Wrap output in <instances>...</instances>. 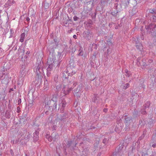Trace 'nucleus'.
<instances>
[{"instance_id": "a19ab883", "label": "nucleus", "mask_w": 156, "mask_h": 156, "mask_svg": "<svg viewBox=\"0 0 156 156\" xmlns=\"http://www.w3.org/2000/svg\"><path fill=\"white\" fill-rule=\"evenodd\" d=\"M112 14L113 15H115V14H114V13L113 12H112Z\"/></svg>"}, {"instance_id": "c756f323", "label": "nucleus", "mask_w": 156, "mask_h": 156, "mask_svg": "<svg viewBox=\"0 0 156 156\" xmlns=\"http://www.w3.org/2000/svg\"><path fill=\"white\" fill-rule=\"evenodd\" d=\"M25 69V66H24L22 65V69L23 70V69Z\"/></svg>"}, {"instance_id": "58836bf2", "label": "nucleus", "mask_w": 156, "mask_h": 156, "mask_svg": "<svg viewBox=\"0 0 156 156\" xmlns=\"http://www.w3.org/2000/svg\"><path fill=\"white\" fill-rule=\"evenodd\" d=\"M12 29L10 30V35H12Z\"/></svg>"}, {"instance_id": "49530a36", "label": "nucleus", "mask_w": 156, "mask_h": 156, "mask_svg": "<svg viewBox=\"0 0 156 156\" xmlns=\"http://www.w3.org/2000/svg\"><path fill=\"white\" fill-rule=\"evenodd\" d=\"M9 116H8V118H9Z\"/></svg>"}, {"instance_id": "a878e982", "label": "nucleus", "mask_w": 156, "mask_h": 156, "mask_svg": "<svg viewBox=\"0 0 156 156\" xmlns=\"http://www.w3.org/2000/svg\"><path fill=\"white\" fill-rule=\"evenodd\" d=\"M107 2V0H101V3H105Z\"/></svg>"}, {"instance_id": "dca6fc26", "label": "nucleus", "mask_w": 156, "mask_h": 156, "mask_svg": "<svg viewBox=\"0 0 156 156\" xmlns=\"http://www.w3.org/2000/svg\"><path fill=\"white\" fill-rule=\"evenodd\" d=\"M150 105V102H147L145 104L144 107L145 109L148 108Z\"/></svg>"}, {"instance_id": "f8f14e48", "label": "nucleus", "mask_w": 156, "mask_h": 156, "mask_svg": "<svg viewBox=\"0 0 156 156\" xmlns=\"http://www.w3.org/2000/svg\"><path fill=\"white\" fill-rule=\"evenodd\" d=\"M25 37V34L24 33H22L20 35V41L21 42H23L24 41Z\"/></svg>"}, {"instance_id": "ddd939ff", "label": "nucleus", "mask_w": 156, "mask_h": 156, "mask_svg": "<svg viewBox=\"0 0 156 156\" xmlns=\"http://www.w3.org/2000/svg\"><path fill=\"white\" fill-rule=\"evenodd\" d=\"M55 133H53L52 134L51 136H49L48 138V140L51 141L52 139H53V137H54V136L55 134Z\"/></svg>"}, {"instance_id": "c9c22d12", "label": "nucleus", "mask_w": 156, "mask_h": 156, "mask_svg": "<svg viewBox=\"0 0 156 156\" xmlns=\"http://www.w3.org/2000/svg\"><path fill=\"white\" fill-rule=\"evenodd\" d=\"M150 12L151 13H155V12L153 10H152L151 11H150Z\"/></svg>"}, {"instance_id": "72a5a7b5", "label": "nucleus", "mask_w": 156, "mask_h": 156, "mask_svg": "<svg viewBox=\"0 0 156 156\" xmlns=\"http://www.w3.org/2000/svg\"><path fill=\"white\" fill-rule=\"evenodd\" d=\"M26 20L27 21H29L30 20V18L29 17H27L26 18Z\"/></svg>"}, {"instance_id": "37998d69", "label": "nucleus", "mask_w": 156, "mask_h": 156, "mask_svg": "<svg viewBox=\"0 0 156 156\" xmlns=\"http://www.w3.org/2000/svg\"><path fill=\"white\" fill-rule=\"evenodd\" d=\"M12 35H10V36H9V38H10L12 37Z\"/></svg>"}, {"instance_id": "2eb2a0df", "label": "nucleus", "mask_w": 156, "mask_h": 156, "mask_svg": "<svg viewBox=\"0 0 156 156\" xmlns=\"http://www.w3.org/2000/svg\"><path fill=\"white\" fill-rule=\"evenodd\" d=\"M69 71H68L67 72V73L68 74L69 76H72L73 75L75 74V73H76V71H73L72 72V73H69Z\"/></svg>"}, {"instance_id": "2f4dec72", "label": "nucleus", "mask_w": 156, "mask_h": 156, "mask_svg": "<svg viewBox=\"0 0 156 156\" xmlns=\"http://www.w3.org/2000/svg\"><path fill=\"white\" fill-rule=\"evenodd\" d=\"M152 147H156V144H154L152 145Z\"/></svg>"}, {"instance_id": "20e7f679", "label": "nucleus", "mask_w": 156, "mask_h": 156, "mask_svg": "<svg viewBox=\"0 0 156 156\" xmlns=\"http://www.w3.org/2000/svg\"><path fill=\"white\" fill-rule=\"evenodd\" d=\"M134 40V43L136 44V48L141 50L142 49V46L141 43L140 42L139 38L137 37H135L133 38Z\"/></svg>"}, {"instance_id": "9d476101", "label": "nucleus", "mask_w": 156, "mask_h": 156, "mask_svg": "<svg viewBox=\"0 0 156 156\" xmlns=\"http://www.w3.org/2000/svg\"><path fill=\"white\" fill-rule=\"evenodd\" d=\"M120 127H118V125H116L115 127V130L117 133H119L122 129V128L121 127L122 125L121 124H120Z\"/></svg>"}, {"instance_id": "4be33fe9", "label": "nucleus", "mask_w": 156, "mask_h": 156, "mask_svg": "<svg viewBox=\"0 0 156 156\" xmlns=\"http://www.w3.org/2000/svg\"><path fill=\"white\" fill-rule=\"evenodd\" d=\"M129 83H126L124 87V89H126L129 87Z\"/></svg>"}, {"instance_id": "423d86ee", "label": "nucleus", "mask_w": 156, "mask_h": 156, "mask_svg": "<svg viewBox=\"0 0 156 156\" xmlns=\"http://www.w3.org/2000/svg\"><path fill=\"white\" fill-rule=\"evenodd\" d=\"M57 95L56 94H55L53 95V97L51 99V102L54 104V105H53V109H56L57 108V104L56 103L57 101Z\"/></svg>"}, {"instance_id": "473e14b6", "label": "nucleus", "mask_w": 156, "mask_h": 156, "mask_svg": "<svg viewBox=\"0 0 156 156\" xmlns=\"http://www.w3.org/2000/svg\"><path fill=\"white\" fill-rule=\"evenodd\" d=\"M76 35H74L73 36V38H75V39H76Z\"/></svg>"}, {"instance_id": "4468645a", "label": "nucleus", "mask_w": 156, "mask_h": 156, "mask_svg": "<svg viewBox=\"0 0 156 156\" xmlns=\"http://www.w3.org/2000/svg\"><path fill=\"white\" fill-rule=\"evenodd\" d=\"M81 48L79 49V51L80 52L78 54V55L79 56H83V52L81 49Z\"/></svg>"}, {"instance_id": "f3484780", "label": "nucleus", "mask_w": 156, "mask_h": 156, "mask_svg": "<svg viewBox=\"0 0 156 156\" xmlns=\"http://www.w3.org/2000/svg\"><path fill=\"white\" fill-rule=\"evenodd\" d=\"M61 86L60 84L58 85L56 87V89L58 91L60 90L61 89Z\"/></svg>"}, {"instance_id": "a211bd4d", "label": "nucleus", "mask_w": 156, "mask_h": 156, "mask_svg": "<svg viewBox=\"0 0 156 156\" xmlns=\"http://www.w3.org/2000/svg\"><path fill=\"white\" fill-rule=\"evenodd\" d=\"M125 72L126 73V76L128 77H129L131 74L130 72L128 71L127 70Z\"/></svg>"}, {"instance_id": "1a4fd4ad", "label": "nucleus", "mask_w": 156, "mask_h": 156, "mask_svg": "<svg viewBox=\"0 0 156 156\" xmlns=\"http://www.w3.org/2000/svg\"><path fill=\"white\" fill-rule=\"evenodd\" d=\"M125 121H126V125L128 127L129 125V123L131 122L132 121L131 119L129 118L125 117Z\"/></svg>"}, {"instance_id": "ea45409f", "label": "nucleus", "mask_w": 156, "mask_h": 156, "mask_svg": "<svg viewBox=\"0 0 156 156\" xmlns=\"http://www.w3.org/2000/svg\"><path fill=\"white\" fill-rule=\"evenodd\" d=\"M149 62L150 63H151L152 62V60L151 59L149 60Z\"/></svg>"}, {"instance_id": "a18cd8bd", "label": "nucleus", "mask_w": 156, "mask_h": 156, "mask_svg": "<svg viewBox=\"0 0 156 156\" xmlns=\"http://www.w3.org/2000/svg\"><path fill=\"white\" fill-rule=\"evenodd\" d=\"M119 121H120L119 122H121V120L120 119Z\"/></svg>"}, {"instance_id": "c85d7f7f", "label": "nucleus", "mask_w": 156, "mask_h": 156, "mask_svg": "<svg viewBox=\"0 0 156 156\" xmlns=\"http://www.w3.org/2000/svg\"><path fill=\"white\" fill-rule=\"evenodd\" d=\"M107 141V139H104L103 141V142L104 143H105Z\"/></svg>"}, {"instance_id": "f03ea898", "label": "nucleus", "mask_w": 156, "mask_h": 156, "mask_svg": "<svg viewBox=\"0 0 156 156\" xmlns=\"http://www.w3.org/2000/svg\"><path fill=\"white\" fill-rule=\"evenodd\" d=\"M3 70L0 71V79L2 80V83L6 84L8 83L9 78V75L7 73V70L3 68Z\"/></svg>"}, {"instance_id": "cd10ccee", "label": "nucleus", "mask_w": 156, "mask_h": 156, "mask_svg": "<svg viewBox=\"0 0 156 156\" xmlns=\"http://www.w3.org/2000/svg\"><path fill=\"white\" fill-rule=\"evenodd\" d=\"M21 103V99H20L18 100V104L19 105Z\"/></svg>"}, {"instance_id": "393cba45", "label": "nucleus", "mask_w": 156, "mask_h": 156, "mask_svg": "<svg viewBox=\"0 0 156 156\" xmlns=\"http://www.w3.org/2000/svg\"><path fill=\"white\" fill-rule=\"evenodd\" d=\"M56 129V126L55 125L53 126L52 127L53 130H55Z\"/></svg>"}, {"instance_id": "6ab92c4d", "label": "nucleus", "mask_w": 156, "mask_h": 156, "mask_svg": "<svg viewBox=\"0 0 156 156\" xmlns=\"http://www.w3.org/2000/svg\"><path fill=\"white\" fill-rule=\"evenodd\" d=\"M62 107H65L66 105V102L65 101H62Z\"/></svg>"}, {"instance_id": "7ed1b4c3", "label": "nucleus", "mask_w": 156, "mask_h": 156, "mask_svg": "<svg viewBox=\"0 0 156 156\" xmlns=\"http://www.w3.org/2000/svg\"><path fill=\"white\" fill-rule=\"evenodd\" d=\"M36 73L39 78L43 75L44 72L41 65H38L36 69Z\"/></svg>"}, {"instance_id": "bb28decb", "label": "nucleus", "mask_w": 156, "mask_h": 156, "mask_svg": "<svg viewBox=\"0 0 156 156\" xmlns=\"http://www.w3.org/2000/svg\"><path fill=\"white\" fill-rule=\"evenodd\" d=\"M15 3V2L14 0H12L11 3V5H12L13 4H14Z\"/></svg>"}, {"instance_id": "aec40b11", "label": "nucleus", "mask_w": 156, "mask_h": 156, "mask_svg": "<svg viewBox=\"0 0 156 156\" xmlns=\"http://www.w3.org/2000/svg\"><path fill=\"white\" fill-rule=\"evenodd\" d=\"M83 154L85 155V154H86V155H85L84 156H87V154H88V151L87 150H86V151H83Z\"/></svg>"}, {"instance_id": "39448f33", "label": "nucleus", "mask_w": 156, "mask_h": 156, "mask_svg": "<svg viewBox=\"0 0 156 156\" xmlns=\"http://www.w3.org/2000/svg\"><path fill=\"white\" fill-rule=\"evenodd\" d=\"M73 89V88L69 87L68 86H65L63 89L62 90V91L63 92L64 95H66L68 94L69 92L72 90Z\"/></svg>"}, {"instance_id": "f257e3e1", "label": "nucleus", "mask_w": 156, "mask_h": 156, "mask_svg": "<svg viewBox=\"0 0 156 156\" xmlns=\"http://www.w3.org/2000/svg\"><path fill=\"white\" fill-rule=\"evenodd\" d=\"M55 59V54L54 53H50L48 59V66L47 69V75L49 76L51 73V71L52 70L53 67V63Z\"/></svg>"}, {"instance_id": "79ce46f5", "label": "nucleus", "mask_w": 156, "mask_h": 156, "mask_svg": "<svg viewBox=\"0 0 156 156\" xmlns=\"http://www.w3.org/2000/svg\"><path fill=\"white\" fill-rule=\"evenodd\" d=\"M107 51L108 54H109V50L108 49L107 50Z\"/></svg>"}, {"instance_id": "b1692460", "label": "nucleus", "mask_w": 156, "mask_h": 156, "mask_svg": "<svg viewBox=\"0 0 156 156\" xmlns=\"http://www.w3.org/2000/svg\"><path fill=\"white\" fill-rule=\"evenodd\" d=\"M79 19V18L77 17L76 16H74L73 17V19L74 20V21H76L78 19Z\"/></svg>"}, {"instance_id": "412c9836", "label": "nucleus", "mask_w": 156, "mask_h": 156, "mask_svg": "<svg viewBox=\"0 0 156 156\" xmlns=\"http://www.w3.org/2000/svg\"><path fill=\"white\" fill-rule=\"evenodd\" d=\"M81 88V87L80 86H79L77 88V90H76L75 91L76 93H78L80 91V89Z\"/></svg>"}, {"instance_id": "7c9ffc66", "label": "nucleus", "mask_w": 156, "mask_h": 156, "mask_svg": "<svg viewBox=\"0 0 156 156\" xmlns=\"http://www.w3.org/2000/svg\"><path fill=\"white\" fill-rule=\"evenodd\" d=\"M2 48H0V55L2 54Z\"/></svg>"}, {"instance_id": "0eeeda50", "label": "nucleus", "mask_w": 156, "mask_h": 156, "mask_svg": "<svg viewBox=\"0 0 156 156\" xmlns=\"http://www.w3.org/2000/svg\"><path fill=\"white\" fill-rule=\"evenodd\" d=\"M33 138L34 140L35 141H37L38 140L39 138V132L37 131H35L34 133Z\"/></svg>"}, {"instance_id": "6e6552de", "label": "nucleus", "mask_w": 156, "mask_h": 156, "mask_svg": "<svg viewBox=\"0 0 156 156\" xmlns=\"http://www.w3.org/2000/svg\"><path fill=\"white\" fill-rule=\"evenodd\" d=\"M155 27V25L154 24H150L149 26H146V29L147 30H149V29H150L151 30H153V29Z\"/></svg>"}, {"instance_id": "f704fd0d", "label": "nucleus", "mask_w": 156, "mask_h": 156, "mask_svg": "<svg viewBox=\"0 0 156 156\" xmlns=\"http://www.w3.org/2000/svg\"><path fill=\"white\" fill-rule=\"evenodd\" d=\"M77 85V83L76 82H75L73 83V85L74 86H76Z\"/></svg>"}, {"instance_id": "4c0bfd02", "label": "nucleus", "mask_w": 156, "mask_h": 156, "mask_svg": "<svg viewBox=\"0 0 156 156\" xmlns=\"http://www.w3.org/2000/svg\"><path fill=\"white\" fill-rule=\"evenodd\" d=\"M146 111H144V112H142V114H145V113H146Z\"/></svg>"}, {"instance_id": "e433bc0d", "label": "nucleus", "mask_w": 156, "mask_h": 156, "mask_svg": "<svg viewBox=\"0 0 156 156\" xmlns=\"http://www.w3.org/2000/svg\"><path fill=\"white\" fill-rule=\"evenodd\" d=\"M103 111H104V112H107V109H104V110H103Z\"/></svg>"}, {"instance_id": "9b49d317", "label": "nucleus", "mask_w": 156, "mask_h": 156, "mask_svg": "<svg viewBox=\"0 0 156 156\" xmlns=\"http://www.w3.org/2000/svg\"><path fill=\"white\" fill-rule=\"evenodd\" d=\"M46 105H48L49 107H52V108L53 109V106L51 105H54V104H53L51 102V100L49 99V101H48L47 102H45Z\"/></svg>"}, {"instance_id": "5701e85b", "label": "nucleus", "mask_w": 156, "mask_h": 156, "mask_svg": "<svg viewBox=\"0 0 156 156\" xmlns=\"http://www.w3.org/2000/svg\"><path fill=\"white\" fill-rule=\"evenodd\" d=\"M57 56L59 57V59L60 58V59L62 57L61 53L59 52L58 53Z\"/></svg>"}, {"instance_id": "c03bdc74", "label": "nucleus", "mask_w": 156, "mask_h": 156, "mask_svg": "<svg viewBox=\"0 0 156 156\" xmlns=\"http://www.w3.org/2000/svg\"><path fill=\"white\" fill-rule=\"evenodd\" d=\"M93 56H94L95 58L96 55H93Z\"/></svg>"}]
</instances>
